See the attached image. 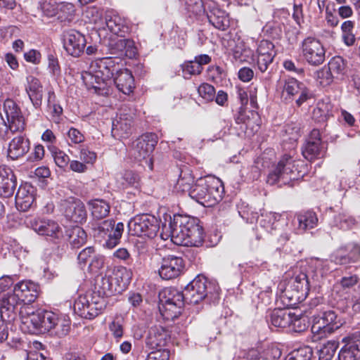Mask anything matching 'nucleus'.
<instances>
[{
  "instance_id": "obj_63",
  "label": "nucleus",
  "mask_w": 360,
  "mask_h": 360,
  "mask_svg": "<svg viewBox=\"0 0 360 360\" xmlns=\"http://www.w3.org/2000/svg\"><path fill=\"white\" fill-rule=\"evenodd\" d=\"M182 70L184 77L188 79L193 75H199L202 72V68L200 66L199 63L191 60L184 63L182 65Z\"/></svg>"
},
{
  "instance_id": "obj_23",
  "label": "nucleus",
  "mask_w": 360,
  "mask_h": 360,
  "mask_svg": "<svg viewBox=\"0 0 360 360\" xmlns=\"http://www.w3.org/2000/svg\"><path fill=\"white\" fill-rule=\"evenodd\" d=\"M207 9L205 13L209 22L216 29L226 30L229 26V19L226 13L218 8L212 0H206Z\"/></svg>"
},
{
  "instance_id": "obj_50",
  "label": "nucleus",
  "mask_w": 360,
  "mask_h": 360,
  "mask_svg": "<svg viewBox=\"0 0 360 360\" xmlns=\"http://www.w3.org/2000/svg\"><path fill=\"white\" fill-rule=\"evenodd\" d=\"M259 120V115L253 110H246L240 109L238 114L236 116L235 120L237 124H245L246 126H252V123H257Z\"/></svg>"
},
{
  "instance_id": "obj_48",
  "label": "nucleus",
  "mask_w": 360,
  "mask_h": 360,
  "mask_svg": "<svg viewBox=\"0 0 360 360\" xmlns=\"http://www.w3.org/2000/svg\"><path fill=\"white\" fill-rule=\"evenodd\" d=\"M330 259H315L312 261V268L315 272V276L318 280L319 277L322 278L324 275H326L330 272L333 267L331 266Z\"/></svg>"
},
{
  "instance_id": "obj_64",
  "label": "nucleus",
  "mask_w": 360,
  "mask_h": 360,
  "mask_svg": "<svg viewBox=\"0 0 360 360\" xmlns=\"http://www.w3.org/2000/svg\"><path fill=\"white\" fill-rule=\"evenodd\" d=\"M257 53L261 56H269L274 58L276 52L274 51V44L268 40H262L257 47Z\"/></svg>"
},
{
  "instance_id": "obj_38",
  "label": "nucleus",
  "mask_w": 360,
  "mask_h": 360,
  "mask_svg": "<svg viewBox=\"0 0 360 360\" xmlns=\"http://www.w3.org/2000/svg\"><path fill=\"white\" fill-rule=\"evenodd\" d=\"M89 210L94 220H101L108 216L110 205L103 199H93L87 202Z\"/></svg>"
},
{
  "instance_id": "obj_2",
  "label": "nucleus",
  "mask_w": 360,
  "mask_h": 360,
  "mask_svg": "<svg viewBox=\"0 0 360 360\" xmlns=\"http://www.w3.org/2000/svg\"><path fill=\"white\" fill-rule=\"evenodd\" d=\"M119 58L111 57L98 58L92 61L89 70L82 73V79L88 89H93L98 95H108L112 84V77L120 65Z\"/></svg>"
},
{
  "instance_id": "obj_36",
  "label": "nucleus",
  "mask_w": 360,
  "mask_h": 360,
  "mask_svg": "<svg viewBox=\"0 0 360 360\" xmlns=\"http://www.w3.org/2000/svg\"><path fill=\"white\" fill-rule=\"evenodd\" d=\"M103 23L113 34L124 37L128 32V27L126 25L124 19L118 14L113 13H107Z\"/></svg>"
},
{
  "instance_id": "obj_44",
  "label": "nucleus",
  "mask_w": 360,
  "mask_h": 360,
  "mask_svg": "<svg viewBox=\"0 0 360 360\" xmlns=\"http://www.w3.org/2000/svg\"><path fill=\"white\" fill-rule=\"evenodd\" d=\"M87 235L80 226H75L69 233V243L72 248H79L86 242Z\"/></svg>"
},
{
  "instance_id": "obj_41",
  "label": "nucleus",
  "mask_w": 360,
  "mask_h": 360,
  "mask_svg": "<svg viewBox=\"0 0 360 360\" xmlns=\"http://www.w3.org/2000/svg\"><path fill=\"white\" fill-rule=\"evenodd\" d=\"M89 226L95 237L105 238L110 231L115 227V221L112 219L97 222L94 220L89 223Z\"/></svg>"
},
{
  "instance_id": "obj_12",
  "label": "nucleus",
  "mask_w": 360,
  "mask_h": 360,
  "mask_svg": "<svg viewBox=\"0 0 360 360\" xmlns=\"http://www.w3.org/2000/svg\"><path fill=\"white\" fill-rule=\"evenodd\" d=\"M157 136L152 133L143 134L136 139L129 150V155L136 161L141 162L146 160L150 169H152V161L150 158L157 144Z\"/></svg>"
},
{
  "instance_id": "obj_30",
  "label": "nucleus",
  "mask_w": 360,
  "mask_h": 360,
  "mask_svg": "<svg viewBox=\"0 0 360 360\" xmlns=\"http://www.w3.org/2000/svg\"><path fill=\"white\" fill-rule=\"evenodd\" d=\"M27 84L25 91L27 94L30 101L36 109H39L41 106L43 98V86L39 79L34 76L30 75L27 77Z\"/></svg>"
},
{
  "instance_id": "obj_20",
  "label": "nucleus",
  "mask_w": 360,
  "mask_h": 360,
  "mask_svg": "<svg viewBox=\"0 0 360 360\" xmlns=\"http://www.w3.org/2000/svg\"><path fill=\"white\" fill-rule=\"evenodd\" d=\"M32 229L38 234L58 239L63 236V231L58 224L45 217H36L30 221Z\"/></svg>"
},
{
  "instance_id": "obj_55",
  "label": "nucleus",
  "mask_w": 360,
  "mask_h": 360,
  "mask_svg": "<svg viewBox=\"0 0 360 360\" xmlns=\"http://www.w3.org/2000/svg\"><path fill=\"white\" fill-rule=\"evenodd\" d=\"M313 356V349L309 346H303L292 351L285 358V360H311Z\"/></svg>"
},
{
  "instance_id": "obj_29",
  "label": "nucleus",
  "mask_w": 360,
  "mask_h": 360,
  "mask_svg": "<svg viewBox=\"0 0 360 360\" xmlns=\"http://www.w3.org/2000/svg\"><path fill=\"white\" fill-rule=\"evenodd\" d=\"M34 188L30 184L20 186L15 195V205L22 212L27 211L34 202Z\"/></svg>"
},
{
  "instance_id": "obj_49",
  "label": "nucleus",
  "mask_w": 360,
  "mask_h": 360,
  "mask_svg": "<svg viewBox=\"0 0 360 360\" xmlns=\"http://www.w3.org/2000/svg\"><path fill=\"white\" fill-rule=\"evenodd\" d=\"M103 12L97 7H89L84 12V16L89 23L94 24L98 29L104 28Z\"/></svg>"
},
{
  "instance_id": "obj_54",
  "label": "nucleus",
  "mask_w": 360,
  "mask_h": 360,
  "mask_svg": "<svg viewBox=\"0 0 360 360\" xmlns=\"http://www.w3.org/2000/svg\"><path fill=\"white\" fill-rule=\"evenodd\" d=\"M326 68L329 70L328 71L331 72L336 79H338L345 73V61L342 57L335 56L330 60Z\"/></svg>"
},
{
  "instance_id": "obj_13",
  "label": "nucleus",
  "mask_w": 360,
  "mask_h": 360,
  "mask_svg": "<svg viewBox=\"0 0 360 360\" xmlns=\"http://www.w3.org/2000/svg\"><path fill=\"white\" fill-rule=\"evenodd\" d=\"M300 49L303 59L310 65L318 66L325 61V48L316 37H306L301 43Z\"/></svg>"
},
{
  "instance_id": "obj_4",
  "label": "nucleus",
  "mask_w": 360,
  "mask_h": 360,
  "mask_svg": "<svg viewBox=\"0 0 360 360\" xmlns=\"http://www.w3.org/2000/svg\"><path fill=\"white\" fill-rule=\"evenodd\" d=\"M223 193L220 179L209 176L199 179L193 185L189 196L205 207H212L221 200Z\"/></svg>"
},
{
  "instance_id": "obj_42",
  "label": "nucleus",
  "mask_w": 360,
  "mask_h": 360,
  "mask_svg": "<svg viewBox=\"0 0 360 360\" xmlns=\"http://www.w3.org/2000/svg\"><path fill=\"white\" fill-rule=\"evenodd\" d=\"M70 330V320L66 315L58 314L51 333L62 338L67 335Z\"/></svg>"
},
{
  "instance_id": "obj_28",
  "label": "nucleus",
  "mask_w": 360,
  "mask_h": 360,
  "mask_svg": "<svg viewBox=\"0 0 360 360\" xmlns=\"http://www.w3.org/2000/svg\"><path fill=\"white\" fill-rule=\"evenodd\" d=\"M13 293H8L0 299V316L5 322H11L16 316V309L20 302Z\"/></svg>"
},
{
  "instance_id": "obj_1",
  "label": "nucleus",
  "mask_w": 360,
  "mask_h": 360,
  "mask_svg": "<svg viewBox=\"0 0 360 360\" xmlns=\"http://www.w3.org/2000/svg\"><path fill=\"white\" fill-rule=\"evenodd\" d=\"M161 237L164 240L169 238L177 245L198 247L202 244L204 231L198 219L177 214L169 217V224L162 227Z\"/></svg>"
},
{
  "instance_id": "obj_26",
  "label": "nucleus",
  "mask_w": 360,
  "mask_h": 360,
  "mask_svg": "<svg viewBox=\"0 0 360 360\" xmlns=\"http://www.w3.org/2000/svg\"><path fill=\"white\" fill-rule=\"evenodd\" d=\"M72 4L60 2L58 0H40L39 8L44 16L51 18L56 16L59 12L71 13L74 11Z\"/></svg>"
},
{
  "instance_id": "obj_39",
  "label": "nucleus",
  "mask_w": 360,
  "mask_h": 360,
  "mask_svg": "<svg viewBox=\"0 0 360 360\" xmlns=\"http://www.w3.org/2000/svg\"><path fill=\"white\" fill-rule=\"evenodd\" d=\"M333 105L330 98L319 101L312 112L313 119L318 122H323L333 115Z\"/></svg>"
},
{
  "instance_id": "obj_25",
  "label": "nucleus",
  "mask_w": 360,
  "mask_h": 360,
  "mask_svg": "<svg viewBox=\"0 0 360 360\" xmlns=\"http://www.w3.org/2000/svg\"><path fill=\"white\" fill-rule=\"evenodd\" d=\"M134 112L126 114L121 112L112 124V134L115 137L126 138L131 133Z\"/></svg>"
},
{
  "instance_id": "obj_56",
  "label": "nucleus",
  "mask_w": 360,
  "mask_h": 360,
  "mask_svg": "<svg viewBox=\"0 0 360 360\" xmlns=\"http://www.w3.org/2000/svg\"><path fill=\"white\" fill-rule=\"evenodd\" d=\"M239 215L247 222L252 224L257 221L259 214L249 205L242 202L238 206Z\"/></svg>"
},
{
  "instance_id": "obj_21",
  "label": "nucleus",
  "mask_w": 360,
  "mask_h": 360,
  "mask_svg": "<svg viewBox=\"0 0 360 360\" xmlns=\"http://www.w3.org/2000/svg\"><path fill=\"white\" fill-rule=\"evenodd\" d=\"M86 44L84 35L77 30H71L64 34V49L73 57H79L84 52Z\"/></svg>"
},
{
  "instance_id": "obj_17",
  "label": "nucleus",
  "mask_w": 360,
  "mask_h": 360,
  "mask_svg": "<svg viewBox=\"0 0 360 360\" xmlns=\"http://www.w3.org/2000/svg\"><path fill=\"white\" fill-rule=\"evenodd\" d=\"M20 330L25 333L37 334L41 333L40 310L34 311L30 305H23L20 312Z\"/></svg>"
},
{
  "instance_id": "obj_32",
  "label": "nucleus",
  "mask_w": 360,
  "mask_h": 360,
  "mask_svg": "<svg viewBox=\"0 0 360 360\" xmlns=\"http://www.w3.org/2000/svg\"><path fill=\"white\" fill-rule=\"evenodd\" d=\"M117 89L124 94H129L135 87L134 79L131 72L126 69L119 68L112 79Z\"/></svg>"
},
{
  "instance_id": "obj_40",
  "label": "nucleus",
  "mask_w": 360,
  "mask_h": 360,
  "mask_svg": "<svg viewBox=\"0 0 360 360\" xmlns=\"http://www.w3.org/2000/svg\"><path fill=\"white\" fill-rule=\"evenodd\" d=\"M268 321L275 328H286L290 324L291 313L284 309H275L271 312Z\"/></svg>"
},
{
  "instance_id": "obj_24",
  "label": "nucleus",
  "mask_w": 360,
  "mask_h": 360,
  "mask_svg": "<svg viewBox=\"0 0 360 360\" xmlns=\"http://www.w3.org/2000/svg\"><path fill=\"white\" fill-rule=\"evenodd\" d=\"M39 286L31 281H22L18 283L13 289V293L20 303L30 305L38 296Z\"/></svg>"
},
{
  "instance_id": "obj_11",
  "label": "nucleus",
  "mask_w": 360,
  "mask_h": 360,
  "mask_svg": "<svg viewBox=\"0 0 360 360\" xmlns=\"http://www.w3.org/2000/svg\"><path fill=\"white\" fill-rule=\"evenodd\" d=\"M128 229L130 234L133 236L153 238L157 235L160 224L155 216L143 214L131 219L128 223Z\"/></svg>"
},
{
  "instance_id": "obj_45",
  "label": "nucleus",
  "mask_w": 360,
  "mask_h": 360,
  "mask_svg": "<svg viewBox=\"0 0 360 360\" xmlns=\"http://www.w3.org/2000/svg\"><path fill=\"white\" fill-rule=\"evenodd\" d=\"M188 13L193 15L204 14L207 9L206 0H180Z\"/></svg>"
},
{
  "instance_id": "obj_10",
  "label": "nucleus",
  "mask_w": 360,
  "mask_h": 360,
  "mask_svg": "<svg viewBox=\"0 0 360 360\" xmlns=\"http://www.w3.org/2000/svg\"><path fill=\"white\" fill-rule=\"evenodd\" d=\"M340 326L341 323L337 321V314L332 310L314 315L311 328L312 341L316 342L327 338L328 335L338 329Z\"/></svg>"
},
{
  "instance_id": "obj_8",
  "label": "nucleus",
  "mask_w": 360,
  "mask_h": 360,
  "mask_svg": "<svg viewBox=\"0 0 360 360\" xmlns=\"http://www.w3.org/2000/svg\"><path fill=\"white\" fill-rule=\"evenodd\" d=\"M160 311L164 319L173 320L181 314V309L186 302L184 290L179 291L176 288L165 289L160 293Z\"/></svg>"
},
{
  "instance_id": "obj_37",
  "label": "nucleus",
  "mask_w": 360,
  "mask_h": 360,
  "mask_svg": "<svg viewBox=\"0 0 360 360\" xmlns=\"http://www.w3.org/2000/svg\"><path fill=\"white\" fill-rule=\"evenodd\" d=\"M258 220L261 227L270 233H273V231L276 230L278 226H282L284 224L288 226L286 220L277 213H262Z\"/></svg>"
},
{
  "instance_id": "obj_18",
  "label": "nucleus",
  "mask_w": 360,
  "mask_h": 360,
  "mask_svg": "<svg viewBox=\"0 0 360 360\" xmlns=\"http://www.w3.org/2000/svg\"><path fill=\"white\" fill-rule=\"evenodd\" d=\"M63 214L70 221L82 224L86 221L87 212L83 202L79 199L70 198L62 204Z\"/></svg>"
},
{
  "instance_id": "obj_61",
  "label": "nucleus",
  "mask_w": 360,
  "mask_h": 360,
  "mask_svg": "<svg viewBox=\"0 0 360 360\" xmlns=\"http://www.w3.org/2000/svg\"><path fill=\"white\" fill-rule=\"evenodd\" d=\"M96 255L93 247H87L82 250L77 256L78 264L82 269L88 266L89 263Z\"/></svg>"
},
{
  "instance_id": "obj_52",
  "label": "nucleus",
  "mask_w": 360,
  "mask_h": 360,
  "mask_svg": "<svg viewBox=\"0 0 360 360\" xmlns=\"http://www.w3.org/2000/svg\"><path fill=\"white\" fill-rule=\"evenodd\" d=\"M48 149L53 158L56 165L62 169L65 168L70 163L69 156L55 146H48Z\"/></svg>"
},
{
  "instance_id": "obj_46",
  "label": "nucleus",
  "mask_w": 360,
  "mask_h": 360,
  "mask_svg": "<svg viewBox=\"0 0 360 360\" xmlns=\"http://www.w3.org/2000/svg\"><path fill=\"white\" fill-rule=\"evenodd\" d=\"M123 231L124 224L122 222H118L113 229V231H110L108 234L106 235L108 238L103 246L108 249L114 248L120 243Z\"/></svg>"
},
{
  "instance_id": "obj_22",
  "label": "nucleus",
  "mask_w": 360,
  "mask_h": 360,
  "mask_svg": "<svg viewBox=\"0 0 360 360\" xmlns=\"http://www.w3.org/2000/svg\"><path fill=\"white\" fill-rule=\"evenodd\" d=\"M345 345L338 353L339 360H358L360 352V331L349 334L342 339Z\"/></svg>"
},
{
  "instance_id": "obj_47",
  "label": "nucleus",
  "mask_w": 360,
  "mask_h": 360,
  "mask_svg": "<svg viewBox=\"0 0 360 360\" xmlns=\"http://www.w3.org/2000/svg\"><path fill=\"white\" fill-rule=\"evenodd\" d=\"M194 179L188 169L182 170L176 184V189L183 193L188 192L192 189Z\"/></svg>"
},
{
  "instance_id": "obj_31",
  "label": "nucleus",
  "mask_w": 360,
  "mask_h": 360,
  "mask_svg": "<svg viewBox=\"0 0 360 360\" xmlns=\"http://www.w3.org/2000/svg\"><path fill=\"white\" fill-rule=\"evenodd\" d=\"M281 136L284 147L291 151L297 146V141L301 136L300 124L297 122L285 124Z\"/></svg>"
},
{
  "instance_id": "obj_34",
  "label": "nucleus",
  "mask_w": 360,
  "mask_h": 360,
  "mask_svg": "<svg viewBox=\"0 0 360 360\" xmlns=\"http://www.w3.org/2000/svg\"><path fill=\"white\" fill-rule=\"evenodd\" d=\"M30 148V140L22 136L13 138L9 143L8 156L12 160H16L25 155Z\"/></svg>"
},
{
  "instance_id": "obj_57",
  "label": "nucleus",
  "mask_w": 360,
  "mask_h": 360,
  "mask_svg": "<svg viewBox=\"0 0 360 360\" xmlns=\"http://www.w3.org/2000/svg\"><path fill=\"white\" fill-rule=\"evenodd\" d=\"M139 176L133 171H125L120 178V188L122 189L129 186L137 187L139 186Z\"/></svg>"
},
{
  "instance_id": "obj_51",
  "label": "nucleus",
  "mask_w": 360,
  "mask_h": 360,
  "mask_svg": "<svg viewBox=\"0 0 360 360\" xmlns=\"http://www.w3.org/2000/svg\"><path fill=\"white\" fill-rule=\"evenodd\" d=\"M58 314L50 311L40 310L41 333L50 332Z\"/></svg>"
},
{
  "instance_id": "obj_14",
  "label": "nucleus",
  "mask_w": 360,
  "mask_h": 360,
  "mask_svg": "<svg viewBox=\"0 0 360 360\" xmlns=\"http://www.w3.org/2000/svg\"><path fill=\"white\" fill-rule=\"evenodd\" d=\"M327 143L321 140L320 131L314 129L302 148L304 158L309 161L324 158L326 154Z\"/></svg>"
},
{
  "instance_id": "obj_19",
  "label": "nucleus",
  "mask_w": 360,
  "mask_h": 360,
  "mask_svg": "<svg viewBox=\"0 0 360 360\" xmlns=\"http://www.w3.org/2000/svg\"><path fill=\"white\" fill-rule=\"evenodd\" d=\"M318 221V217L314 212L311 210L300 212L294 215L289 230L297 234H302L315 228Z\"/></svg>"
},
{
  "instance_id": "obj_53",
  "label": "nucleus",
  "mask_w": 360,
  "mask_h": 360,
  "mask_svg": "<svg viewBox=\"0 0 360 360\" xmlns=\"http://www.w3.org/2000/svg\"><path fill=\"white\" fill-rule=\"evenodd\" d=\"M339 343L335 340H329L319 350V360H331L338 347Z\"/></svg>"
},
{
  "instance_id": "obj_43",
  "label": "nucleus",
  "mask_w": 360,
  "mask_h": 360,
  "mask_svg": "<svg viewBox=\"0 0 360 360\" xmlns=\"http://www.w3.org/2000/svg\"><path fill=\"white\" fill-rule=\"evenodd\" d=\"M356 221L351 215L346 213H340L333 217L330 226L342 230L352 229Z\"/></svg>"
},
{
  "instance_id": "obj_9",
  "label": "nucleus",
  "mask_w": 360,
  "mask_h": 360,
  "mask_svg": "<svg viewBox=\"0 0 360 360\" xmlns=\"http://www.w3.org/2000/svg\"><path fill=\"white\" fill-rule=\"evenodd\" d=\"M289 287L281 292V297L288 300V305H294L297 302L304 300L309 292V281L307 274L295 270L288 282Z\"/></svg>"
},
{
  "instance_id": "obj_27",
  "label": "nucleus",
  "mask_w": 360,
  "mask_h": 360,
  "mask_svg": "<svg viewBox=\"0 0 360 360\" xmlns=\"http://www.w3.org/2000/svg\"><path fill=\"white\" fill-rule=\"evenodd\" d=\"M16 187V178L12 169L5 165L0 166V196L9 198Z\"/></svg>"
},
{
  "instance_id": "obj_5",
  "label": "nucleus",
  "mask_w": 360,
  "mask_h": 360,
  "mask_svg": "<svg viewBox=\"0 0 360 360\" xmlns=\"http://www.w3.org/2000/svg\"><path fill=\"white\" fill-rule=\"evenodd\" d=\"M184 296L189 304H197L205 299L215 302L219 298V288L215 282L198 275L184 288Z\"/></svg>"
},
{
  "instance_id": "obj_3",
  "label": "nucleus",
  "mask_w": 360,
  "mask_h": 360,
  "mask_svg": "<svg viewBox=\"0 0 360 360\" xmlns=\"http://www.w3.org/2000/svg\"><path fill=\"white\" fill-rule=\"evenodd\" d=\"M305 168L304 163L295 159L294 152L285 154L276 167L269 174L267 182L270 184L281 183L293 186V181L304 177Z\"/></svg>"
},
{
  "instance_id": "obj_59",
  "label": "nucleus",
  "mask_w": 360,
  "mask_h": 360,
  "mask_svg": "<svg viewBox=\"0 0 360 360\" xmlns=\"http://www.w3.org/2000/svg\"><path fill=\"white\" fill-rule=\"evenodd\" d=\"M109 330L117 342L122 338L124 334V319L121 316L115 317L109 323Z\"/></svg>"
},
{
  "instance_id": "obj_6",
  "label": "nucleus",
  "mask_w": 360,
  "mask_h": 360,
  "mask_svg": "<svg viewBox=\"0 0 360 360\" xmlns=\"http://www.w3.org/2000/svg\"><path fill=\"white\" fill-rule=\"evenodd\" d=\"M4 111L7 122L0 113V138L6 140L10 138L11 134L22 131L25 129V120L20 108L11 99H6L4 101Z\"/></svg>"
},
{
  "instance_id": "obj_33",
  "label": "nucleus",
  "mask_w": 360,
  "mask_h": 360,
  "mask_svg": "<svg viewBox=\"0 0 360 360\" xmlns=\"http://www.w3.org/2000/svg\"><path fill=\"white\" fill-rule=\"evenodd\" d=\"M120 284L118 283L117 278L105 276L96 281L94 290L92 291H96L99 295L106 300L114 293L120 292Z\"/></svg>"
},
{
  "instance_id": "obj_60",
  "label": "nucleus",
  "mask_w": 360,
  "mask_h": 360,
  "mask_svg": "<svg viewBox=\"0 0 360 360\" xmlns=\"http://www.w3.org/2000/svg\"><path fill=\"white\" fill-rule=\"evenodd\" d=\"M328 70L326 66H324L315 73L316 80L323 87L329 86L333 82L334 79H336L331 72Z\"/></svg>"
},
{
  "instance_id": "obj_16",
  "label": "nucleus",
  "mask_w": 360,
  "mask_h": 360,
  "mask_svg": "<svg viewBox=\"0 0 360 360\" xmlns=\"http://www.w3.org/2000/svg\"><path fill=\"white\" fill-rule=\"evenodd\" d=\"M184 269L185 262L181 257L169 255L162 259L158 274L163 280H172L179 277Z\"/></svg>"
},
{
  "instance_id": "obj_35",
  "label": "nucleus",
  "mask_w": 360,
  "mask_h": 360,
  "mask_svg": "<svg viewBox=\"0 0 360 360\" xmlns=\"http://www.w3.org/2000/svg\"><path fill=\"white\" fill-rule=\"evenodd\" d=\"M167 336V332L164 327L154 326L148 330L146 343L151 349H158L165 346Z\"/></svg>"
},
{
  "instance_id": "obj_7",
  "label": "nucleus",
  "mask_w": 360,
  "mask_h": 360,
  "mask_svg": "<svg viewBox=\"0 0 360 360\" xmlns=\"http://www.w3.org/2000/svg\"><path fill=\"white\" fill-rule=\"evenodd\" d=\"M107 305V300L96 291L89 290L75 301L74 312L81 318L93 319L101 314Z\"/></svg>"
},
{
  "instance_id": "obj_15",
  "label": "nucleus",
  "mask_w": 360,
  "mask_h": 360,
  "mask_svg": "<svg viewBox=\"0 0 360 360\" xmlns=\"http://www.w3.org/2000/svg\"><path fill=\"white\" fill-rule=\"evenodd\" d=\"M296 95H299L298 98L295 99L297 106H300L311 97L309 90L302 82L292 77L285 79L281 93L282 98L289 102L294 100Z\"/></svg>"
},
{
  "instance_id": "obj_58",
  "label": "nucleus",
  "mask_w": 360,
  "mask_h": 360,
  "mask_svg": "<svg viewBox=\"0 0 360 360\" xmlns=\"http://www.w3.org/2000/svg\"><path fill=\"white\" fill-rule=\"evenodd\" d=\"M47 104L52 117L59 119L60 115L63 114V110L61 105L56 101V94L52 91H50L48 93Z\"/></svg>"
},
{
  "instance_id": "obj_62",
  "label": "nucleus",
  "mask_w": 360,
  "mask_h": 360,
  "mask_svg": "<svg viewBox=\"0 0 360 360\" xmlns=\"http://www.w3.org/2000/svg\"><path fill=\"white\" fill-rule=\"evenodd\" d=\"M288 327L295 333H301L307 330L308 325L304 318L299 317L291 313V321Z\"/></svg>"
}]
</instances>
